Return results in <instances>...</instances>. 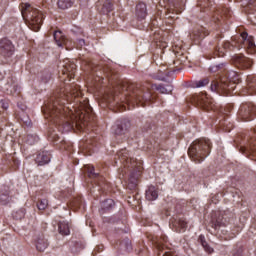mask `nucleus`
<instances>
[{"mask_svg": "<svg viewBox=\"0 0 256 256\" xmlns=\"http://www.w3.org/2000/svg\"><path fill=\"white\" fill-rule=\"evenodd\" d=\"M141 106H142V107H145V103H142Z\"/></svg>", "mask_w": 256, "mask_h": 256, "instance_id": "50", "label": "nucleus"}, {"mask_svg": "<svg viewBox=\"0 0 256 256\" xmlns=\"http://www.w3.org/2000/svg\"><path fill=\"white\" fill-rule=\"evenodd\" d=\"M79 45H81V47H83V45H85V40L84 39H80L78 40Z\"/></svg>", "mask_w": 256, "mask_h": 256, "instance_id": "44", "label": "nucleus"}, {"mask_svg": "<svg viewBox=\"0 0 256 256\" xmlns=\"http://www.w3.org/2000/svg\"><path fill=\"white\" fill-rule=\"evenodd\" d=\"M207 85H209V78H203L201 80L194 82V87H197V88L205 87Z\"/></svg>", "mask_w": 256, "mask_h": 256, "instance_id": "33", "label": "nucleus"}, {"mask_svg": "<svg viewBox=\"0 0 256 256\" xmlns=\"http://www.w3.org/2000/svg\"><path fill=\"white\" fill-rule=\"evenodd\" d=\"M88 177L91 179H97L99 177V172H95V167L89 166L87 169Z\"/></svg>", "mask_w": 256, "mask_h": 256, "instance_id": "31", "label": "nucleus"}, {"mask_svg": "<svg viewBox=\"0 0 256 256\" xmlns=\"http://www.w3.org/2000/svg\"><path fill=\"white\" fill-rule=\"evenodd\" d=\"M102 72L104 75H106V77H110L111 75V70H109V68H103Z\"/></svg>", "mask_w": 256, "mask_h": 256, "instance_id": "40", "label": "nucleus"}, {"mask_svg": "<svg viewBox=\"0 0 256 256\" xmlns=\"http://www.w3.org/2000/svg\"><path fill=\"white\" fill-rule=\"evenodd\" d=\"M37 136L34 135H28L27 139H26V143H28V145H35V143H37Z\"/></svg>", "mask_w": 256, "mask_h": 256, "instance_id": "36", "label": "nucleus"}, {"mask_svg": "<svg viewBox=\"0 0 256 256\" xmlns=\"http://www.w3.org/2000/svg\"><path fill=\"white\" fill-rule=\"evenodd\" d=\"M75 3V0H58L57 5L59 9H69L70 7H73V4Z\"/></svg>", "mask_w": 256, "mask_h": 256, "instance_id": "20", "label": "nucleus"}, {"mask_svg": "<svg viewBox=\"0 0 256 256\" xmlns=\"http://www.w3.org/2000/svg\"><path fill=\"white\" fill-rule=\"evenodd\" d=\"M224 125H226V126L223 127V130L226 131V133H229V131H231V129H233V124H231V123H229V124L225 123Z\"/></svg>", "mask_w": 256, "mask_h": 256, "instance_id": "38", "label": "nucleus"}, {"mask_svg": "<svg viewBox=\"0 0 256 256\" xmlns=\"http://www.w3.org/2000/svg\"><path fill=\"white\" fill-rule=\"evenodd\" d=\"M207 1H209V0H205L204 2H203V0H199L200 7H208Z\"/></svg>", "mask_w": 256, "mask_h": 256, "instance_id": "42", "label": "nucleus"}, {"mask_svg": "<svg viewBox=\"0 0 256 256\" xmlns=\"http://www.w3.org/2000/svg\"><path fill=\"white\" fill-rule=\"evenodd\" d=\"M163 256H175V253L166 251Z\"/></svg>", "mask_w": 256, "mask_h": 256, "instance_id": "43", "label": "nucleus"}, {"mask_svg": "<svg viewBox=\"0 0 256 256\" xmlns=\"http://www.w3.org/2000/svg\"><path fill=\"white\" fill-rule=\"evenodd\" d=\"M58 231L60 235H69L71 230L69 229V224L67 222H59Z\"/></svg>", "mask_w": 256, "mask_h": 256, "instance_id": "21", "label": "nucleus"}, {"mask_svg": "<svg viewBox=\"0 0 256 256\" xmlns=\"http://www.w3.org/2000/svg\"><path fill=\"white\" fill-rule=\"evenodd\" d=\"M243 255V248H236L232 251V256H242Z\"/></svg>", "mask_w": 256, "mask_h": 256, "instance_id": "37", "label": "nucleus"}, {"mask_svg": "<svg viewBox=\"0 0 256 256\" xmlns=\"http://www.w3.org/2000/svg\"><path fill=\"white\" fill-rule=\"evenodd\" d=\"M9 106L8 105H4V109H7Z\"/></svg>", "mask_w": 256, "mask_h": 256, "instance_id": "49", "label": "nucleus"}, {"mask_svg": "<svg viewBox=\"0 0 256 256\" xmlns=\"http://www.w3.org/2000/svg\"><path fill=\"white\" fill-rule=\"evenodd\" d=\"M67 82V79H64V83H66Z\"/></svg>", "mask_w": 256, "mask_h": 256, "instance_id": "52", "label": "nucleus"}, {"mask_svg": "<svg viewBox=\"0 0 256 256\" xmlns=\"http://www.w3.org/2000/svg\"><path fill=\"white\" fill-rule=\"evenodd\" d=\"M163 243H167V236H162L156 241L158 251H163V249H165V245H163Z\"/></svg>", "mask_w": 256, "mask_h": 256, "instance_id": "29", "label": "nucleus"}, {"mask_svg": "<svg viewBox=\"0 0 256 256\" xmlns=\"http://www.w3.org/2000/svg\"><path fill=\"white\" fill-rule=\"evenodd\" d=\"M49 247V243L45 238H39L36 242V249L38 251H45Z\"/></svg>", "mask_w": 256, "mask_h": 256, "instance_id": "25", "label": "nucleus"}, {"mask_svg": "<svg viewBox=\"0 0 256 256\" xmlns=\"http://www.w3.org/2000/svg\"><path fill=\"white\" fill-rule=\"evenodd\" d=\"M226 49H224V47H218L216 50H215V55L217 57H225V53H226Z\"/></svg>", "mask_w": 256, "mask_h": 256, "instance_id": "35", "label": "nucleus"}, {"mask_svg": "<svg viewBox=\"0 0 256 256\" xmlns=\"http://www.w3.org/2000/svg\"><path fill=\"white\" fill-rule=\"evenodd\" d=\"M240 47L246 49L247 53L253 55L256 53L255 40L247 32H242L239 39Z\"/></svg>", "mask_w": 256, "mask_h": 256, "instance_id": "8", "label": "nucleus"}, {"mask_svg": "<svg viewBox=\"0 0 256 256\" xmlns=\"http://www.w3.org/2000/svg\"><path fill=\"white\" fill-rule=\"evenodd\" d=\"M22 16L26 17L28 27H30L32 31L37 32L41 29V25L43 24V14L37 8L25 4V9L22 10Z\"/></svg>", "mask_w": 256, "mask_h": 256, "instance_id": "4", "label": "nucleus"}, {"mask_svg": "<svg viewBox=\"0 0 256 256\" xmlns=\"http://www.w3.org/2000/svg\"><path fill=\"white\" fill-rule=\"evenodd\" d=\"M92 71H97L95 68H92Z\"/></svg>", "mask_w": 256, "mask_h": 256, "instance_id": "51", "label": "nucleus"}, {"mask_svg": "<svg viewBox=\"0 0 256 256\" xmlns=\"http://www.w3.org/2000/svg\"><path fill=\"white\" fill-rule=\"evenodd\" d=\"M209 98H207V95L205 96H198L197 101L200 107H203V109H206L208 111L209 109Z\"/></svg>", "mask_w": 256, "mask_h": 256, "instance_id": "26", "label": "nucleus"}, {"mask_svg": "<svg viewBox=\"0 0 256 256\" xmlns=\"http://www.w3.org/2000/svg\"><path fill=\"white\" fill-rule=\"evenodd\" d=\"M77 66L75 64H67L66 65V71H63V75H67L69 78V81L72 79H75V69Z\"/></svg>", "mask_w": 256, "mask_h": 256, "instance_id": "15", "label": "nucleus"}, {"mask_svg": "<svg viewBox=\"0 0 256 256\" xmlns=\"http://www.w3.org/2000/svg\"><path fill=\"white\" fill-rule=\"evenodd\" d=\"M151 87H153V85L151 84H146L144 86H142L141 89H137L135 90V92L133 93V95H130L126 98V104L129 103H137V101L139 103H141V101H150L151 100Z\"/></svg>", "mask_w": 256, "mask_h": 256, "instance_id": "5", "label": "nucleus"}, {"mask_svg": "<svg viewBox=\"0 0 256 256\" xmlns=\"http://www.w3.org/2000/svg\"><path fill=\"white\" fill-rule=\"evenodd\" d=\"M212 227L215 231H219L221 227H225V220L223 216H218L215 220H212Z\"/></svg>", "mask_w": 256, "mask_h": 256, "instance_id": "19", "label": "nucleus"}, {"mask_svg": "<svg viewBox=\"0 0 256 256\" xmlns=\"http://www.w3.org/2000/svg\"><path fill=\"white\" fill-rule=\"evenodd\" d=\"M81 97L80 87L77 84L66 86L65 90L57 97H52L42 107L46 117L59 126L60 131H71L73 126L79 125V119H85V113L91 111L89 101L79 99Z\"/></svg>", "mask_w": 256, "mask_h": 256, "instance_id": "1", "label": "nucleus"}, {"mask_svg": "<svg viewBox=\"0 0 256 256\" xmlns=\"http://www.w3.org/2000/svg\"><path fill=\"white\" fill-rule=\"evenodd\" d=\"M240 153L248 157H256V137L246 136L240 143Z\"/></svg>", "mask_w": 256, "mask_h": 256, "instance_id": "6", "label": "nucleus"}, {"mask_svg": "<svg viewBox=\"0 0 256 256\" xmlns=\"http://www.w3.org/2000/svg\"><path fill=\"white\" fill-rule=\"evenodd\" d=\"M113 11V3L111 0H105L102 6V13H111Z\"/></svg>", "mask_w": 256, "mask_h": 256, "instance_id": "28", "label": "nucleus"}, {"mask_svg": "<svg viewBox=\"0 0 256 256\" xmlns=\"http://www.w3.org/2000/svg\"><path fill=\"white\" fill-rule=\"evenodd\" d=\"M98 249H100V251H103V246H98Z\"/></svg>", "mask_w": 256, "mask_h": 256, "instance_id": "48", "label": "nucleus"}, {"mask_svg": "<svg viewBox=\"0 0 256 256\" xmlns=\"http://www.w3.org/2000/svg\"><path fill=\"white\" fill-rule=\"evenodd\" d=\"M232 62L238 67V69H249L253 62L251 59L245 57L243 54H236L232 57Z\"/></svg>", "mask_w": 256, "mask_h": 256, "instance_id": "10", "label": "nucleus"}, {"mask_svg": "<svg viewBox=\"0 0 256 256\" xmlns=\"http://www.w3.org/2000/svg\"><path fill=\"white\" fill-rule=\"evenodd\" d=\"M247 88L246 91H249V95H253V91L256 87V76H247Z\"/></svg>", "mask_w": 256, "mask_h": 256, "instance_id": "16", "label": "nucleus"}, {"mask_svg": "<svg viewBox=\"0 0 256 256\" xmlns=\"http://www.w3.org/2000/svg\"><path fill=\"white\" fill-rule=\"evenodd\" d=\"M211 153V140L202 138L194 141L188 149V155L194 163H202Z\"/></svg>", "mask_w": 256, "mask_h": 256, "instance_id": "2", "label": "nucleus"}, {"mask_svg": "<svg viewBox=\"0 0 256 256\" xmlns=\"http://www.w3.org/2000/svg\"><path fill=\"white\" fill-rule=\"evenodd\" d=\"M225 65L224 64H219V65H213L210 66L209 71L210 73H219V71H223L224 70Z\"/></svg>", "mask_w": 256, "mask_h": 256, "instance_id": "32", "label": "nucleus"}, {"mask_svg": "<svg viewBox=\"0 0 256 256\" xmlns=\"http://www.w3.org/2000/svg\"><path fill=\"white\" fill-rule=\"evenodd\" d=\"M157 91L164 95H169V93H172L173 91V86L172 85H158L156 86Z\"/></svg>", "mask_w": 256, "mask_h": 256, "instance_id": "24", "label": "nucleus"}, {"mask_svg": "<svg viewBox=\"0 0 256 256\" xmlns=\"http://www.w3.org/2000/svg\"><path fill=\"white\" fill-rule=\"evenodd\" d=\"M13 51H15V48L10 40L2 39L0 41V55L3 57H11V55H13Z\"/></svg>", "mask_w": 256, "mask_h": 256, "instance_id": "11", "label": "nucleus"}, {"mask_svg": "<svg viewBox=\"0 0 256 256\" xmlns=\"http://www.w3.org/2000/svg\"><path fill=\"white\" fill-rule=\"evenodd\" d=\"M117 137H123L127 133V124H118L114 130Z\"/></svg>", "mask_w": 256, "mask_h": 256, "instance_id": "23", "label": "nucleus"}, {"mask_svg": "<svg viewBox=\"0 0 256 256\" xmlns=\"http://www.w3.org/2000/svg\"><path fill=\"white\" fill-rule=\"evenodd\" d=\"M172 223H173V227H175L176 231H178L179 233L187 229V222L183 219H177Z\"/></svg>", "mask_w": 256, "mask_h": 256, "instance_id": "18", "label": "nucleus"}, {"mask_svg": "<svg viewBox=\"0 0 256 256\" xmlns=\"http://www.w3.org/2000/svg\"><path fill=\"white\" fill-rule=\"evenodd\" d=\"M256 0H248V5H253V3H255Z\"/></svg>", "mask_w": 256, "mask_h": 256, "instance_id": "45", "label": "nucleus"}, {"mask_svg": "<svg viewBox=\"0 0 256 256\" xmlns=\"http://www.w3.org/2000/svg\"><path fill=\"white\" fill-rule=\"evenodd\" d=\"M113 205H115V202L113 201V199H108L102 203V207H104V209H111Z\"/></svg>", "mask_w": 256, "mask_h": 256, "instance_id": "34", "label": "nucleus"}, {"mask_svg": "<svg viewBox=\"0 0 256 256\" xmlns=\"http://www.w3.org/2000/svg\"><path fill=\"white\" fill-rule=\"evenodd\" d=\"M37 165L43 166V165H47V163H49V161H51V156L49 154V152H40L35 159Z\"/></svg>", "mask_w": 256, "mask_h": 256, "instance_id": "12", "label": "nucleus"}, {"mask_svg": "<svg viewBox=\"0 0 256 256\" xmlns=\"http://www.w3.org/2000/svg\"><path fill=\"white\" fill-rule=\"evenodd\" d=\"M237 72H230L227 75V79L213 80L210 85V90L218 95H229L235 85L234 81H237ZM232 81V83H231Z\"/></svg>", "mask_w": 256, "mask_h": 256, "instance_id": "3", "label": "nucleus"}, {"mask_svg": "<svg viewBox=\"0 0 256 256\" xmlns=\"http://www.w3.org/2000/svg\"><path fill=\"white\" fill-rule=\"evenodd\" d=\"M54 40L56 41L58 47H63V45H67V42L69 41L61 31L54 32Z\"/></svg>", "mask_w": 256, "mask_h": 256, "instance_id": "14", "label": "nucleus"}, {"mask_svg": "<svg viewBox=\"0 0 256 256\" xmlns=\"http://www.w3.org/2000/svg\"><path fill=\"white\" fill-rule=\"evenodd\" d=\"M205 37V33H203V28L201 30L197 29L190 33V39L193 41H199Z\"/></svg>", "mask_w": 256, "mask_h": 256, "instance_id": "22", "label": "nucleus"}, {"mask_svg": "<svg viewBox=\"0 0 256 256\" xmlns=\"http://www.w3.org/2000/svg\"><path fill=\"white\" fill-rule=\"evenodd\" d=\"M125 109L127 108L125 107V104H123L122 107L120 108V111H125Z\"/></svg>", "mask_w": 256, "mask_h": 256, "instance_id": "46", "label": "nucleus"}, {"mask_svg": "<svg viewBox=\"0 0 256 256\" xmlns=\"http://www.w3.org/2000/svg\"><path fill=\"white\" fill-rule=\"evenodd\" d=\"M117 157L120 163L124 165V167H127L128 169L129 168L133 169V167H135V160L129 156V150L127 149L120 150L117 153Z\"/></svg>", "mask_w": 256, "mask_h": 256, "instance_id": "9", "label": "nucleus"}, {"mask_svg": "<svg viewBox=\"0 0 256 256\" xmlns=\"http://www.w3.org/2000/svg\"><path fill=\"white\" fill-rule=\"evenodd\" d=\"M222 47L224 48V49H231V43H229V42H224L223 44H222Z\"/></svg>", "mask_w": 256, "mask_h": 256, "instance_id": "41", "label": "nucleus"}, {"mask_svg": "<svg viewBox=\"0 0 256 256\" xmlns=\"http://www.w3.org/2000/svg\"><path fill=\"white\" fill-rule=\"evenodd\" d=\"M157 197H159V194L157 193V189L155 188V186H150L146 191V199L148 201H155Z\"/></svg>", "mask_w": 256, "mask_h": 256, "instance_id": "17", "label": "nucleus"}, {"mask_svg": "<svg viewBox=\"0 0 256 256\" xmlns=\"http://www.w3.org/2000/svg\"><path fill=\"white\" fill-rule=\"evenodd\" d=\"M238 115L242 121H253L256 116V107L253 103L248 102L240 106Z\"/></svg>", "mask_w": 256, "mask_h": 256, "instance_id": "7", "label": "nucleus"}, {"mask_svg": "<svg viewBox=\"0 0 256 256\" xmlns=\"http://www.w3.org/2000/svg\"><path fill=\"white\" fill-rule=\"evenodd\" d=\"M37 207L39 211H45L49 207V201L47 199H42L38 202Z\"/></svg>", "mask_w": 256, "mask_h": 256, "instance_id": "30", "label": "nucleus"}, {"mask_svg": "<svg viewBox=\"0 0 256 256\" xmlns=\"http://www.w3.org/2000/svg\"><path fill=\"white\" fill-rule=\"evenodd\" d=\"M0 201L2 202L3 205H6V203L9 201V196L7 195L0 196Z\"/></svg>", "mask_w": 256, "mask_h": 256, "instance_id": "39", "label": "nucleus"}, {"mask_svg": "<svg viewBox=\"0 0 256 256\" xmlns=\"http://www.w3.org/2000/svg\"><path fill=\"white\" fill-rule=\"evenodd\" d=\"M6 91L8 94L10 93V95H11V93H13V90H11V89L9 90V88H7Z\"/></svg>", "mask_w": 256, "mask_h": 256, "instance_id": "47", "label": "nucleus"}, {"mask_svg": "<svg viewBox=\"0 0 256 256\" xmlns=\"http://www.w3.org/2000/svg\"><path fill=\"white\" fill-rule=\"evenodd\" d=\"M199 242L201 243L202 247H204L207 253H213V248H211L209 244H207V241L205 240V236L200 235Z\"/></svg>", "mask_w": 256, "mask_h": 256, "instance_id": "27", "label": "nucleus"}, {"mask_svg": "<svg viewBox=\"0 0 256 256\" xmlns=\"http://www.w3.org/2000/svg\"><path fill=\"white\" fill-rule=\"evenodd\" d=\"M136 15L139 19H145L147 17V5L140 2L136 5Z\"/></svg>", "mask_w": 256, "mask_h": 256, "instance_id": "13", "label": "nucleus"}]
</instances>
